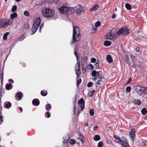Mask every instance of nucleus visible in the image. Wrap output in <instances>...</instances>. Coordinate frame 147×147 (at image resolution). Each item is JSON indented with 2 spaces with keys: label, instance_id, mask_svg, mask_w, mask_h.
<instances>
[{
  "label": "nucleus",
  "instance_id": "obj_1",
  "mask_svg": "<svg viewBox=\"0 0 147 147\" xmlns=\"http://www.w3.org/2000/svg\"><path fill=\"white\" fill-rule=\"evenodd\" d=\"M73 40L71 42L72 45L76 42L79 41L80 39V31L79 28L77 26H73Z\"/></svg>",
  "mask_w": 147,
  "mask_h": 147
},
{
  "label": "nucleus",
  "instance_id": "obj_2",
  "mask_svg": "<svg viewBox=\"0 0 147 147\" xmlns=\"http://www.w3.org/2000/svg\"><path fill=\"white\" fill-rule=\"evenodd\" d=\"M134 88L137 94L140 95L145 94L147 93V87L137 85L134 87Z\"/></svg>",
  "mask_w": 147,
  "mask_h": 147
},
{
  "label": "nucleus",
  "instance_id": "obj_3",
  "mask_svg": "<svg viewBox=\"0 0 147 147\" xmlns=\"http://www.w3.org/2000/svg\"><path fill=\"white\" fill-rule=\"evenodd\" d=\"M13 20L11 19H2L0 20V27L6 28L10 25L13 22Z\"/></svg>",
  "mask_w": 147,
  "mask_h": 147
},
{
  "label": "nucleus",
  "instance_id": "obj_4",
  "mask_svg": "<svg viewBox=\"0 0 147 147\" xmlns=\"http://www.w3.org/2000/svg\"><path fill=\"white\" fill-rule=\"evenodd\" d=\"M117 32L115 29H112L110 32L107 33L105 35V38L107 39L115 40L117 38Z\"/></svg>",
  "mask_w": 147,
  "mask_h": 147
},
{
  "label": "nucleus",
  "instance_id": "obj_5",
  "mask_svg": "<svg viewBox=\"0 0 147 147\" xmlns=\"http://www.w3.org/2000/svg\"><path fill=\"white\" fill-rule=\"evenodd\" d=\"M42 11L43 16L45 17H52L55 14L54 11L49 8H45L42 9Z\"/></svg>",
  "mask_w": 147,
  "mask_h": 147
},
{
  "label": "nucleus",
  "instance_id": "obj_6",
  "mask_svg": "<svg viewBox=\"0 0 147 147\" xmlns=\"http://www.w3.org/2000/svg\"><path fill=\"white\" fill-rule=\"evenodd\" d=\"M40 23L41 19L40 17H37L35 19L31 30L33 34L35 33L38 30Z\"/></svg>",
  "mask_w": 147,
  "mask_h": 147
},
{
  "label": "nucleus",
  "instance_id": "obj_7",
  "mask_svg": "<svg viewBox=\"0 0 147 147\" xmlns=\"http://www.w3.org/2000/svg\"><path fill=\"white\" fill-rule=\"evenodd\" d=\"M115 139V142L121 145L122 147H129V144L126 139L122 141L121 139L118 136L116 135L114 136Z\"/></svg>",
  "mask_w": 147,
  "mask_h": 147
},
{
  "label": "nucleus",
  "instance_id": "obj_8",
  "mask_svg": "<svg viewBox=\"0 0 147 147\" xmlns=\"http://www.w3.org/2000/svg\"><path fill=\"white\" fill-rule=\"evenodd\" d=\"M78 104L79 105L78 108V114L80 113V111H82L84 108L85 102L84 101L83 98H81L78 101Z\"/></svg>",
  "mask_w": 147,
  "mask_h": 147
},
{
  "label": "nucleus",
  "instance_id": "obj_9",
  "mask_svg": "<svg viewBox=\"0 0 147 147\" xmlns=\"http://www.w3.org/2000/svg\"><path fill=\"white\" fill-rule=\"evenodd\" d=\"M97 79L98 80L95 84L96 88L102 84L105 81V78L103 77H100V76H99L98 79Z\"/></svg>",
  "mask_w": 147,
  "mask_h": 147
},
{
  "label": "nucleus",
  "instance_id": "obj_10",
  "mask_svg": "<svg viewBox=\"0 0 147 147\" xmlns=\"http://www.w3.org/2000/svg\"><path fill=\"white\" fill-rule=\"evenodd\" d=\"M102 73L101 71H96L95 70H93L91 72V75L92 77H94L92 78L93 80H96L98 79L100 75Z\"/></svg>",
  "mask_w": 147,
  "mask_h": 147
},
{
  "label": "nucleus",
  "instance_id": "obj_11",
  "mask_svg": "<svg viewBox=\"0 0 147 147\" xmlns=\"http://www.w3.org/2000/svg\"><path fill=\"white\" fill-rule=\"evenodd\" d=\"M74 7L77 8L76 13L79 15H80L81 13L84 12L85 11L84 7L80 5H78L77 6L75 7Z\"/></svg>",
  "mask_w": 147,
  "mask_h": 147
},
{
  "label": "nucleus",
  "instance_id": "obj_12",
  "mask_svg": "<svg viewBox=\"0 0 147 147\" xmlns=\"http://www.w3.org/2000/svg\"><path fill=\"white\" fill-rule=\"evenodd\" d=\"M135 130L134 128L131 129L129 132L130 136L133 142L134 141L135 137Z\"/></svg>",
  "mask_w": 147,
  "mask_h": 147
},
{
  "label": "nucleus",
  "instance_id": "obj_13",
  "mask_svg": "<svg viewBox=\"0 0 147 147\" xmlns=\"http://www.w3.org/2000/svg\"><path fill=\"white\" fill-rule=\"evenodd\" d=\"M67 7L63 6L58 9V10L60 12L62 13H66L67 11Z\"/></svg>",
  "mask_w": 147,
  "mask_h": 147
},
{
  "label": "nucleus",
  "instance_id": "obj_14",
  "mask_svg": "<svg viewBox=\"0 0 147 147\" xmlns=\"http://www.w3.org/2000/svg\"><path fill=\"white\" fill-rule=\"evenodd\" d=\"M86 58H87V57H82L81 61L82 66H87V63L86 61Z\"/></svg>",
  "mask_w": 147,
  "mask_h": 147
},
{
  "label": "nucleus",
  "instance_id": "obj_15",
  "mask_svg": "<svg viewBox=\"0 0 147 147\" xmlns=\"http://www.w3.org/2000/svg\"><path fill=\"white\" fill-rule=\"evenodd\" d=\"M66 14H73L74 12V9L73 7H67Z\"/></svg>",
  "mask_w": 147,
  "mask_h": 147
},
{
  "label": "nucleus",
  "instance_id": "obj_16",
  "mask_svg": "<svg viewBox=\"0 0 147 147\" xmlns=\"http://www.w3.org/2000/svg\"><path fill=\"white\" fill-rule=\"evenodd\" d=\"M22 95V93L20 92L17 93L16 95V98L17 100H20L21 99V97Z\"/></svg>",
  "mask_w": 147,
  "mask_h": 147
},
{
  "label": "nucleus",
  "instance_id": "obj_17",
  "mask_svg": "<svg viewBox=\"0 0 147 147\" xmlns=\"http://www.w3.org/2000/svg\"><path fill=\"white\" fill-rule=\"evenodd\" d=\"M40 102L38 99H34L32 101V104L35 106H37L39 104Z\"/></svg>",
  "mask_w": 147,
  "mask_h": 147
},
{
  "label": "nucleus",
  "instance_id": "obj_18",
  "mask_svg": "<svg viewBox=\"0 0 147 147\" xmlns=\"http://www.w3.org/2000/svg\"><path fill=\"white\" fill-rule=\"evenodd\" d=\"M69 138V135L68 134L66 135L63 138V142L64 143H66L67 142Z\"/></svg>",
  "mask_w": 147,
  "mask_h": 147
},
{
  "label": "nucleus",
  "instance_id": "obj_19",
  "mask_svg": "<svg viewBox=\"0 0 147 147\" xmlns=\"http://www.w3.org/2000/svg\"><path fill=\"white\" fill-rule=\"evenodd\" d=\"M80 68V63L79 61H77V64L75 66V71L79 70Z\"/></svg>",
  "mask_w": 147,
  "mask_h": 147
},
{
  "label": "nucleus",
  "instance_id": "obj_20",
  "mask_svg": "<svg viewBox=\"0 0 147 147\" xmlns=\"http://www.w3.org/2000/svg\"><path fill=\"white\" fill-rule=\"evenodd\" d=\"M106 58L107 61L109 63H111L113 61V59L111 55H107Z\"/></svg>",
  "mask_w": 147,
  "mask_h": 147
},
{
  "label": "nucleus",
  "instance_id": "obj_21",
  "mask_svg": "<svg viewBox=\"0 0 147 147\" xmlns=\"http://www.w3.org/2000/svg\"><path fill=\"white\" fill-rule=\"evenodd\" d=\"M99 7V6L97 5H94L93 7L90 9L91 11H94L97 10Z\"/></svg>",
  "mask_w": 147,
  "mask_h": 147
},
{
  "label": "nucleus",
  "instance_id": "obj_22",
  "mask_svg": "<svg viewBox=\"0 0 147 147\" xmlns=\"http://www.w3.org/2000/svg\"><path fill=\"white\" fill-rule=\"evenodd\" d=\"M17 15L16 13H12L10 15L11 19L12 20V19L16 18L17 17Z\"/></svg>",
  "mask_w": 147,
  "mask_h": 147
},
{
  "label": "nucleus",
  "instance_id": "obj_23",
  "mask_svg": "<svg viewBox=\"0 0 147 147\" xmlns=\"http://www.w3.org/2000/svg\"><path fill=\"white\" fill-rule=\"evenodd\" d=\"M123 32V35H125L128 34L129 33L128 29L127 28H124Z\"/></svg>",
  "mask_w": 147,
  "mask_h": 147
},
{
  "label": "nucleus",
  "instance_id": "obj_24",
  "mask_svg": "<svg viewBox=\"0 0 147 147\" xmlns=\"http://www.w3.org/2000/svg\"><path fill=\"white\" fill-rule=\"evenodd\" d=\"M123 31L124 29H123L122 28H121L118 31V32H117V34L118 36H119V35L121 34H122L123 35Z\"/></svg>",
  "mask_w": 147,
  "mask_h": 147
},
{
  "label": "nucleus",
  "instance_id": "obj_25",
  "mask_svg": "<svg viewBox=\"0 0 147 147\" xmlns=\"http://www.w3.org/2000/svg\"><path fill=\"white\" fill-rule=\"evenodd\" d=\"M104 45L106 46H108L111 45V42L108 40H106L104 42Z\"/></svg>",
  "mask_w": 147,
  "mask_h": 147
},
{
  "label": "nucleus",
  "instance_id": "obj_26",
  "mask_svg": "<svg viewBox=\"0 0 147 147\" xmlns=\"http://www.w3.org/2000/svg\"><path fill=\"white\" fill-rule=\"evenodd\" d=\"M45 108L47 111H49L51 108V106L50 104L48 103L46 105Z\"/></svg>",
  "mask_w": 147,
  "mask_h": 147
},
{
  "label": "nucleus",
  "instance_id": "obj_27",
  "mask_svg": "<svg viewBox=\"0 0 147 147\" xmlns=\"http://www.w3.org/2000/svg\"><path fill=\"white\" fill-rule=\"evenodd\" d=\"M11 106V104L10 102H7L6 103L5 105V107L7 109H9L10 108Z\"/></svg>",
  "mask_w": 147,
  "mask_h": 147
},
{
  "label": "nucleus",
  "instance_id": "obj_28",
  "mask_svg": "<svg viewBox=\"0 0 147 147\" xmlns=\"http://www.w3.org/2000/svg\"><path fill=\"white\" fill-rule=\"evenodd\" d=\"M9 34V32H7L4 34L3 36V39L4 40H5L7 39V36Z\"/></svg>",
  "mask_w": 147,
  "mask_h": 147
},
{
  "label": "nucleus",
  "instance_id": "obj_29",
  "mask_svg": "<svg viewBox=\"0 0 147 147\" xmlns=\"http://www.w3.org/2000/svg\"><path fill=\"white\" fill-rule=\"evenodd\" d=\"M134 103V104L135 105L137 104L138 105H140L141 104V101L140 100H136L135 99Z\"/></svg>",
  "mask_w": 147,
  "mask_h": 147
},
{
  "label": "nucleus",
  "instance_id": "obj_30",
  "mask_svg": "<svg viewBox=\"0 0 147 147\" xmlns=\"http://www.w3.org/2000/svg\"><path fill=\"white\" fill-rule=\"evenodd\" d=\"M141 113L143 115H145L147 113V110L145 108H143L141 110Z\"/></svg>",
  "mask_w": 147,
  "mask_h": 147
},
{
  "label": "nucleus",
  "instance_id": "obj_31",
  "mask_svg": "<svg viewBox=\"0 0 147 147\" xmlns=\"http://www.w3.org/2000/svg\"><path fill=\"white\" fill-rule=\"evenodd\" d=\"M94 139L95 141H97L100 139V137L98 135H96L94 136Z\"/></svg>",
  "mask_w": 147,
  "mask_h": 147
},
{
  "label": "nucleus",
  "instance_id": "obj_32",
  "mask_svg": "<svg viewBox=\"0 0 147 147\" xmlns=\"http://www.w3.org/2000/svg\"><path fill=\"white\" fill-rule=\"evenodd\" d=\"M41 94L44 96H46L47 94V92L46 90H42L40 92Z\"/></svg>",
  "mask_w": 147,
  "mask_h": 147
},
{
  "label": "nucleus",
  "instance_id": "obj_33",
  "mask_svg": "<svg viewBox=\"0 0 147 147\" xmlns=\"http://www.w3.org/2000/svg\"><path fill=\"white\" fill-rule=\"evenodd\" d=\"M126 8L128 10H130L131 9V5L129 3H127L125 5Z\"/></svg>",
  "mask_w": 147,
  "mask_h": 147
},
{
  "label": "nucleus",
  "instance_id": "obj_34",
  "mask_svg": "<svg viewBox=\"0 0 147 147\" xmlns=\"http://www.w3.org/2000/svg\"><path fill=\"white\" fill-rule=\"evenodd\" d=\"M78 138L81 140L82 144L84 143L83 139H84V136L82 134H80L78 136Z\"/></svg>",
  "mask_w": 147,
  "mask_h": 147
},
{
  "label": "nucleus",
  "instance_id": "obj_35",
  "mask_svg": "<svg viewBox=\"0 0 147 147\" xmlns=\"http://www.w3.org/2000/svg\"><path fill=\"white\" fill-rule=\"evenodd\" d=\"M97 27L94 26L92 28V33L93 34L97 32Z\"/></svg>",
  "mask_w": 147,
  "mask_h": 147
},
{
  "label": "nucleus",
  "instance_id": "obj_36",
  "mask_svg": "<svg viewBox=\"0 0 147 147\" xmlns=\"http://www.w3.org/2000/svg\"><path fill=\"white\" fill-rule=\"evenodd\" d=\"M12 86V84H6V90H10L11 88V87Z\"/></svg>",
  "mask_w": 147,
  "mask_h": 147
},
{
  "label": "nucleus",
  "instance_id": "obj_37",
  "mask_svg": "<svg viewBox=\"0 0 147 147\" xmlns=\"http://www.w3.org/2000/svg\"><path fill=\"white\" fill-rule=\"evenodd\" d=\"M99 62L98 61L94 65V67L95 69H96L98 68L99 67Z\"/></svg>",
  "mask_w": 147,
  "mask_h": 147
},
{
  "label": "nucleus",
  "instance_id": "obj_38",
  "mask_svg": "<svg viewBox=\"0 0 147 147\" xmlns=\"http://www.w3.org/2000/svg\"><path fill=\"white\" fill-rule=\"evenodd\" d=\"M17 9V6L16 5H14L12 8L11 11L12 12H14L16 11Z\"/></svg>",
  "mask_w": 147,
  "mask_h": 147
},
{
  "label": "nucleus",
  "instance_id": "obj_39",
  "mask_svg": "<svg viewBox=\"0 0 147 147\" xmlns=\"http://www.w3.org/2000/svg\"><path fill=\"white\" fill-rule=\"evenodd\" d=\"M94 110L93 109H91L90 111V114L91 116L94 115Z\"/></svg>",
  "mask_w": 147,
  "mask_h": 147
},
{
  "label": "nucleus",
  "instance_id": "obj_40",
  "mask_svg": "<svg viewBox=\"0 0 147 147\" xmlns=\"http://www.w3.org/2000/svg\"><path fill=\"white\" fill-rule=\"evenodd\" d=\"M82 72L83 73H84L86 70V66H82Z\"/></svg>",
  "mask_w": 147,
  "mask_h": 147
},
{
  "label": "nucleus",
  "instance_id": "obj_41",
  "mask_svg": "<svg viewBox=\"0 0 147 147\" xmlns=\"http://www.w3.org/2000/svg\"><path fill=\"white\" fill-rule=\"evenodd\" d=\"M131 90V87L130 86L127 87L126 89V91L127 92H130Z\"/></svg>",
  "mask_w": 147,
  "mask_h": 147
},
{
  "label": "nucleus",
  "instance_id": "obj_42",
  "mask_svg": "<svg viewBox=\"0 0 147 147\" xmlns=\"http://www.w3.org/2000/svg\"><path fill=\"white\" fill-rule=\"evenodd\" d=\"M101 24L100 23L99 21H97L95 24V26L96 27H99Z\"/></svg>",
  "mask_w": 147,
  "mask_h": 147
},
{
  "label": "nucleus",
  "instance_id": "obj_43",
  "mask_svg": "<svg viewBox=\"0 0 147 147\" xmlns=\"http://www.w3.org/2000/svg\"><path fill=\"white\" fill-rule=\"evenodd\" d=\"M25 38V37H24V36L23 35L21 36L20 38L17 40L19 42L23 40Z\"/></svg>",
  "mask_w": 147,
  "mask_h": 147
},
{
  "label": "nucleus",
  "instance_id": "obj_44",
  "mask_svg": "<svg viewBox=\"0 0 147 147\" xmlns=\"http://www.w3.org/2000/svg\"><path fill=\"white\" fill-rule=\"evenodd\" d=\"M74 55H75L76 57L77 61H78V58H79V55L77 53H76V52H74Z\"/></svg>",
  "mask_w": 147,
  "mask_h": 147
},
{
  "label": "nucleus",
  "instance_id": "obj_45",
  "mask_svg": "<svg viewBox=\"0 0 147 147\" xmlns=\"http://www.w3.org/2000/svg\"><path fill=\"white\" fill-rule=\"evenodd\" d=\"M125 60L126 62H128L129 61V56L128 55H125Z\"/></svg>",
  "mask_w": 147,
  "mask_h": 147
},
{
  "label": "nucleus",
  "instance_id": "obj_46",
  "mask_svg": "<svg viewBox=\"0 0 147 147\" xmlns=\"http://www.w3.org/2000/svg\"><path fill=\"white\" fill-rule=\"evenodd\" d=\"M103 145V143L102 142H99L98 144V147H102Z\"/></svg>",
  "mask_w": 147,
  "mask_h": 147
},
{
  "label": "nucleus",
  "instance_id": "obj_47",
  "mask_svg": "<svg viewBox=\"0 0 147 147\" xmlns=\"http://www.w3.org/2000/svg\"><path fill=\"white\" fill-rule=\"evenodd\" d=\"M82 82V80L81 79H80L78 80H77V86L78 87L79 86V85Z\"/></svg>",
  "mask_w": 147,
  "mask_h": 147
},
{
  "label": "nucleus",
  "instance_id": "obj_48",
  "mask_svg": "<svg viewBox=\"0 0 147 147\" xmlns=\"http://www.w3.org/2000/svg\"><path fill=\"white\" fill-rule=\"evenodd\" d=\"M3 121V120H2V117L1 116V112L0 113V124H1L2 122Z\"/></svg>",
  "mask_w": 147,
  "mask_h": 147
},
{
  "label": "nucleus",
  "instance_id": "obj_49",
  "mask_svg": "<svg viewBox=\"0 0 147 147\" xmlns=\"http://www.w3.org/2000/svg\"><path fill=\"white\" fill-rule=\"evenodd\" d=\"M76 143L74 139H71L70 142V143L72 144H74Z\"/></svg>",
  "mask_w": 147,
  "mask_h": 147
},
{
  "label": "nucleus",
  "instance_id": "obj_50",
  "mask_svg": "<svg viewBox=\"0 0 147 147\" xmlns=\"http://www.w3.org/2000/svg\"><path fill=\"white\" fill-rule=\"evenodd\" d=\"M76 74L78 78H79V76H80V74L79 72V70L75 71Z\"/></svg>",
  "mask_w": 147,
  "mask_h": 147
},
{
  "label": "nucleus",
  "instance_id": "obj_51",
  "mask_svg": "<svg viewBox=\"0 0 147 147\" xmlns=\"http://www.w3.org/2000/svg\"><path fill=\"white\" fill-rule=\"evenodd\" d=\"M24 14L26 16H28L29 15V13L28 12L26 11L24 13Z\"/></svg>",
  "mask_w": 147,
  "mask_h": 147
},
{
  "label": "nucleus",
  "instance_id": "obj_52",
  "mask_svg": "<svg viewBox=\"0 0 147 147\" xmlns=\"http://www.w3.org/2000/svg\"><path fill=\"white\" fill-rule=\"evenodd\" d=\"M93 84V83L92 82H89L87 84V86L88 87H91Z\"/></svg>",
  "mask_w": 147,
  "mask_h": 147
},
{
  "label": "nucleus",
  "instance_id": "obj_53",
  "mask_svg": "<svg viewBox=\"0 0 147 147\" xmlns=\"http://www.w3.org/2000/svg\"><path fill=\"white\" fill-rule=\"evenodd\" d=\"M96 59L94 58H92L91 59V61L92 63H94L96 61Z\"/></svg>",
  "mask_w": 147,
  "mask_h": 147
},
{
  "label": "nucleus",
  "instance_id": "obj_54",
  "mask_svg": "<svg viewBox=\"0 0 147 147\" xmlns=\"http://www.w3.org/2000/svg\"><path fill=\"white\" fill-rule=\"evenodd\" d=\"M88 95L89 97H91L93 95V93L92 92H90L88 93Z\"/></svg>",
  "mask_w": 147,
  "mask_h": 147
},
{
  "label": "nucleus",
  "instance_id": "obj_55",
  "mask_svg": "<svg viewBox=\"0 0 147 147\" xmlns=\"http://www.w3.org/2000/svg\"><path fill=\"white\" fill-rule=\"evenodd\" d=\"M77 44H76V45L75 46V47L74 48V52H76V50L77 48Z\"/></svg>",
  "mask_w": 147,
  "mask_h": 147
},
{
  "label": "nucleus",
  "instance_id": "obj_56",
  "mask_svg": "<svg viewBox=\"0 0 147 147\" xmlns=\"http://www.w3.org/2000/svg\"><path fill=\"white\" fill-rule=\"evenodd\" d=\"M98 128V126H96L94 127V131H96L97 129Z\"/></svg>",
  "mask_w": 147,
  "mask_h": 147
},
{
  "label": "nucleus",
  "instance_id": "obj_57",
  "mask_svg": "<svg viewBox=\"0 0 147 147\" xmlns=\"http://www.w3.org/2000/svg\"><path fill=\"white\" fill-rule=\"evenodd\" d=\"M89 66L91 68V69H94V67L91 64H90Z\"/></svg>",
  "mask_w": 147,
  "mask_h": 147
},
{
  "label": "nucleus",
  "instance_id": "obj_58",
  "mask_svg": "<svg viewBox=\"0 0 147 147\" xmlns=\"http://www.w3.org/2000/svg\"><path fill=\"white\" fill-rule=\"evenodd\" d=\"M130 58L132 59H134L135 58V57L134 56V55H130Z\"/></svg>",
  "mask_w": 147,
  "mask_h": 147
},
{
  "label": "nucleus",
  "instance_id": "obj_59",
  "mask_svg": "<svg viewBox=\"0 0 147 147\" xmlns=\"http://www.w3.org/2000/svg\"><path fill=\"white\" fill-rule=\"evenodd\" d=\"M47 118H49L50 117V115L49 114V113L48 112H47Z\"/></svg>",
  "mask_w": 147,
  "mask_h": 147
},
{
  "label": "nucleus",
  "instance_id": "obj_60",
  "mask_svg": "<svg viewBox=\"0 0 147 147\" xmlns=\"http://www.w3.org/2000/svg\"><path fill=\"white\" fill-rule=\"evenodd\" d=\"M74 112L75 114H76V107H74Z\"/></svg>",
  "mask_w": 147,
  "mask_h": 147
},
{
  "label": "nucleus",
  "instance_id": "obj_61",
  "mask_svg": "<svg viewBox=\"0 0 147 147\" xmlns=\"http://www.w3.org/2000/svg\"><path fill=\"white\" fill-rule=\"evenodd\" d=\"M111 17L112 18H115L116 17V15L115 14H113L112 15V16H111Z\"/></svg>",
  "mask_w": 147,
  "mask_h": 147
},
{
  "label": "nucleus",
  "instance_id": "obj_62",
  "mask_svg": "<svg viewBox=\"0 0 147 147\" xmlns=\"http://www.w3.org/2000/svg\"><path fill=\"white\" fill-rule=\"evenodd\" d=\"M144 147H147V142H145L144 144Z\"/></svg>",
  "mask_w": 147,
  "mask_h": 147
},
{
  "label": "nucleus",
  "instance_id": "obj_63",
  "mask_svg": "<svg viewBox=\"0 0 147 147\" xmlns=\"http://www.w3.org/2000/svg\"><path fill=\"white\" fill-rule=\"evenodd\" d=\"M3 76H1V82L3 80Z\"/></svg>",
  "mask_w": 147,
  "mask_h": 147
},
{
  "label": "nucleus",
  "instance_id": "obj_64",
  "mask_svg": "<svg viewBox=\"0 0 147 147\" xmlns=\"http://www.w3.org/2000/svg\"><path fill=\"white\" fill-rule=\"evenodd\" d=\"M88 123H86L84 125V126L85 127H87V126H88Z\"/></svg>",
  "mask_w": 147,
  "mask_h": 147
}]
</instances>
